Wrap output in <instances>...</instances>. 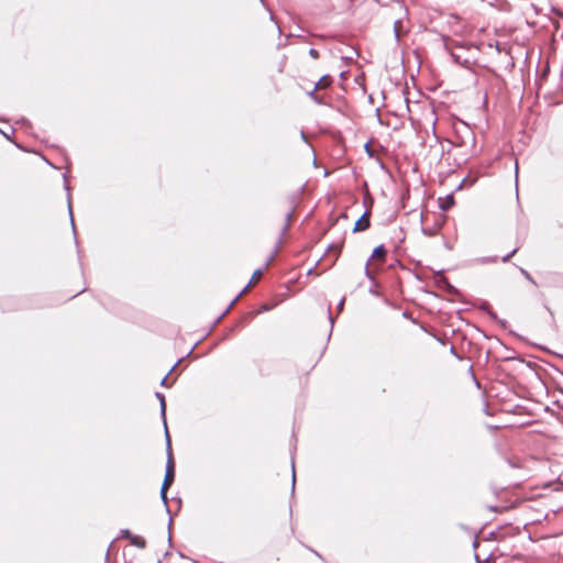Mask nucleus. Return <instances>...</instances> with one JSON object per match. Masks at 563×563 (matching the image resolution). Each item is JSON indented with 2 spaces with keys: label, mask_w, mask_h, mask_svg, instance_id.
I'll return each instance as SVG.
<instances>
[{
  "label": "nucleus",
  "mask_w": 563,
  "mask_h": 563,
  "mask_svg": "<svg viewBox=\"0 0 563 563\" xmlns=\"http://www.w3.org/2000/svg\"><path fill=\"white\" fill-rule=\"evenodd\" d=\"M166 445H167V463H166V472L165 477L163 481V484H165V488H169L175 479V468H174V461L172 456V449H170V438L168 432H166Z\"/></svg>",
  "instance_id": "nucleus-1"
},
{
  "label": "nucleus",
  "mask_w": 563,
  "mask_h": 563,
  "mask_svg": "<svg viewBox=\"0 0 563 563\" xmlns=\"http://www.w3.org/2000/svg\"><path fill=\"white\" fill-rule=\"evenodd\" d=\"M386 255H387V250L385 249L384 245H378L377 247L374 249L371 258L367 261V263L365 265V274L368 278H371V279L373 278L369 262L373 260V261H379L380 263H384Z\"/></svg>",
  "instance_id": "nucleus-2"
},
{
  "label": "nucleus",
  "mask_w": 563,
  "mask_h": 563,
  "mask_svg": "<svg viewBox=\"0 0 563 563\" xmlns=\"http://www.w3.org/2000/svg\"><path fill=\"white\" fill-rule=\"evenodd\" d=\"M371 212L366 210L355 222L353 232H362L369 228L371 221H369Z\"/></svg>",
  "instance_id": "nucleus-3"
},
{
  "label": "nucleus",
  "mask_w": 563,
  "mask_h": 563,
  "mask_svg": "<svg viewBox=\"0 0 563 563\" xmlns=\"http://www.w3.org/2000/svg\"><path fill=\"white\" fill-rule=\"evenodd\" d=\"M332 85V78L329 75L322 76L316 84L314 90H323Z\"/></svg>",
  "instance_id": "nucleus-4"
},
{
  "label": "nucleus",
  "mask_w": 563,
  "mask_h": 563,
  "mask_svg": "<svg viewBox=\"0 0 563 563\" xmlns=\"http://www.w3.org/2000/svg\"><path fill=\"white\" fill-rule=\"evenodd\" d=\"M156 397L159 400V407H161V416L164 420V427H165V433L168 432L167 430V423H166V402L165 397L161 393H156Z\"/></svg>",
  "instance_id": "nucleus-5"
},
{
  "label": "nucleus",
  "mask_w": 563,
  "mask_h": 563,
  "mask_svg": "<svg viewBox=\"0 0 563 563\" xmlns=\"http://www.w3.org/2000/svg\"><path fill=\"white\" fill-rule=\"evenodd\" d=\"M130 542L136 548L144 549L146 547V541L144 538L140 536H130Z\"/></svg>",
  "instance_id": "nucleus-6"
},
{
  "label": "nucleus",
  "mask_w": 563,
  "mask_h": 563,
  "mask_svg": "<svg viewBox=\"0 0 563 563\" xmlns=\"http://www.w3.org/2000/svg\"><path fill=\"white\" fill-rule=\"evenodd\" d=\"M454 203V198L453 196H446L443 201L440 203V208L443 210V211H446L449 210Z\"/></svg>",
  "instance_id": "nucleus-7"
},
{
  "label": "nucleus",
  "mask_w": 563,
  "mask_h": 563,
  "mask_svg": "<svg viewBox=\"0 0 563 563\" xmlns=\"http://www.w3.org/2000/svg\"><path fill=\"white\" fill-rule=\"evenodd\" d=\"M317 91H318V90H314V88H313L311 91H309V92H308V96H309V97H310L314 102H317V103H319V104L324 103L323 99L321 98V96H319V95L317 93Z\"/></svg>",
  "instance_id": "nucleus-8"
},
{
  "label": "nucleus",
  "mask_w": 563,
  "mask_h": 563,
  "mask_svg": "<svg viewBox=\"0 0 563 563\" xmlns=\"http://www.w3.org/2000/svg\"><path fill=\"white\" fill-rule=\"evenodd\" d=\"M167 490L168 488H165V484H163L161 488V498L165 505H167Z\"/></svg>",
  "instance_id": "nucleus-9"
},
{
  "label": "nucleus",
  "mask_w": 563,
  "mask_h": 563,
  "mask_svg": "<svg viewBox=\"0 0 563 563\" xmlns=\"http://www.w3.org/2000/svg\"><path fill=\"white\" fill-rule=\"evenodd\" d=\"M518 251V247H515L509 254L505 255L501 260L503 262H508Z\"/></svg>",
  "instance_id": "nucleus-10"
},
{
  "label": "nucleus",
  "mask_w": 563,
  "mask_h": 563,
  "mask_svg": "<svg viewBox=\"0 0 563 563\" xmlns=\"http://www.w3.org/2000/svg\"><path fill=\"white\" fill-rule=\"evenodd\" d=\"M233 303H234V300H233V301H231V303H230L229 306H227V308H225L224 310H222V311L219 313V316H218V317H221V318L227 317V314H228V312H229V310H230V308H231V306H232Z\"/></svg>",
  "instance_id": "nucleus-11"
},
{
  "label": "nucleus",
  "mask_w": 563,
  "mask_h": 563,
  "mask_svg": "<svg viewBox=\"0 0 563 563\" xmlns=\"http://www.w3.org/2000/svg\"><path fill=\"white\" fill-rule=\"evenodd\" d=\"M309 55L314 59L319 58V52L316 48H310Z\"/></svg>",
  "instance_id": "nucleus-12"
},
{
  "label": "nucleus",
  "mask_w": 563,
  "mask_h": 563,
  "mask_svg": "<svg viewBox=\"0 0 563 563\" xmlns=\"http://www.w3.org/2000/svg\"><path fill=\"white\" fill-rule=\"evenodd\" d=\"M263 272L262 269H256L253 274L252 279H258L262 276Z\"/></svg>",
  "instance_id": "nucleus-13"
},
{
  "label": "nucleus",
  "mask_w": 563,
  "mask_h": 563,
  "mask_svg": "<svg viewBox=\"0 0 563 563\" xmlns=\"http://www.w3.org/2000/svg\"><path fill=\"white\" fill-rule=\"evenodd\" d=\"M269 306L267 303L263 305L261 309L257 311V313L267 312L269 310Z\"/></svg>",
  "instance_id": "nucleus-14"
},
{
  "label": "nucleus",
  "mask_w": 563,
  "mask_h": 563,
  "mask_svg": "<svg viewBox=\"0 0 563 563\" xmlns=\"http://www.w3.org/2000/svg\"><path fill=\"white\" fill-rule=\"evenodd\" d=\"M399 24H400V22H399V21H397V22H395V25H394L395 36H396L397 38H399V31H398V26H399Z\"/></svg>",
  "instance_id": "nucleus-15"
},
{
  "label": "nucleus",
  "mask_w": 563,
  "mask_h": 563,
  "mask_svg": "<svg viewBox=\"0 0 563 563\" xmlns=\"http://www.w3.org/2000/svg\"><path fill=\"white\" fill-rule=\"evenodd\" d=\"M291 220V212H288L287 213V217H286V225L284 228V230H287L288 225H289V222Z\"/></svg>",
  "instance_id": "nucleus-16"
},
{
  "label": "nucleus",
  "mask_w": 563,
  "mask_h": 563,
  "mask_svg": "<svg viewBox=\"0 0 563 563\" xmlns=\"http://www.w3.org/2000/svg\"><path fill=\"white\" fill-rule=\"evenodd\" d=\"M295 481H296L295 464L292 463V490L295 489Z\"/></svg>",
  "instance_id": "nucleus-17"
},
{
  "label": "nucleus",
  "mask_w": 563,
  "mask_h": 563,
  "mask_svg": "<svg viewBox=\"0 0 563 563\" xmlns=\"http://www.w3.org/2000/svg\"><path fill=\"white\" fill-rule=\"evenodd\" d=\"M122 533V536L126 539H130V536H133L129 530H124Z\"/></svg>",
  "instance_id": "nucleus-18"
},
{
  "label": "nucleus",
  "mask_w": 563,
  "mask_h": 563,
  "mask_svg": "<svg viewBox=\"0 0 563 563\" xmlns=\"http://www.w3.org/2000/svg\"><path fill=\"white\" fill-rule=\"evenodd\" d=\"M343 305H344V299H341L340 302L338 303V309H339L338 312H341Z\"/></svg>",
  "instance_id": "nucleus-19"
},
{
  "label": "nucleus",
  "mask_w": 563,
  "mask_h": 563,
  "mask_svg": "<svg viewBox=\"0 0 563 563\" xmlns=\"http://www.w3.org/2000/svg\"><path fill=\"white\" fill-rule=\"evenodd\" d=\"M167 379H168V374H167L165 377H163V379H162L161 384H162L163 386H168V385H167Z\"/></svg>",
  "instance_id": "nucleus-20"
},
{
  "label": "nucleus",
  "mask_w": 563,
  "mask_h": 563,
  "mask_svg": "<svg viewBox=\"0 0 563 563\" xmlns=\"http://www.w3.org/2000/svg\"><path fill=\"white\" fill-rule=\"evenodd\" d=\"M69 216H70V220H71V225L73 228L75 229V225H74V219H73V211H71V207L69 206Z\"/></svg>",
  "instance_id": "nucleus-21"
},
{
  "label": "nucleus",
  "mask_w": 563,
  "mask_h": 563,
  "mask_svg": "<svg viewBox=\"0 0 563 563\" xmlns=\"http://www.w3.org/2000/svg\"><path fill=\"white\" fill-rule=\"evenodd\" d=\"M331 249H335V250H336V252H340L341 246H340V245H334V244H332V245H330V246H329V250H331Z\"/></svg>",
  "instance_id": "nucleus-22"
},
{
  "label": "nucleus",
  "mask_w": 563,
  "mask_h": 563,
  "mask_svg": "<svg viewBox=\"0 0 563 563\" xmlns=\"http://www.w3.org/2000/svg\"><path fill=\"white\" fill-rule=\"evenodd\" d=\"M521 273H522L527 278L531 279V278H530V275H529V273H528L527 271L521 269Z\"/></svg>",
  "instance_id": "nucleus-23"
},
{
  "label": "nucleus",
  "mask_w": 563,
  "mask_h": 563,
  "mask_svg": "<svg viewBox=\"0 0 563 563\" xmlns=\"http://www.w3.org/2000/svg\"><path fill=\"white\" fill-rule=\"evenodd\" d=\"M329 320H330V328L332 329V328H333V325H334V320H335V319H334V318H331V319H329Z\"/></svg>",
  "instance_id": "nucleus-24"
},
{
  "label": "nucleus",
  "mask_w": 563,
  "mask_h": 563,
  "mask_svg": "<svg viewBox=\"0 0 563 563\" xmlns=\"http://www.w3.org/2000/svg\"><path fill=\"white\" fill-rule=\"evenodd\" d=\"M481 308H482V309H484V310H487V309H488V303H486V302H485V303H483V305L481 306Z\"/></svg>",
  "instance_id": "nucleus-25"
},
{
  "label": "nucleus",
  "mask_w": 563,
  "mask_h": 563,
  "mask_svg": "<svg viewBox=\"0 0 563 563\" xmlns=\"http://www.w3.org/2000/svg\"><path fill=\"white\" fill-rule=\"evenodd\" d=\"M487 312H488L489 317H492V318L497 317L494 312H492V311H489V310H487Z\"/></svg>",
  "instance_id": "nucleus-26"
}]
</instances>
